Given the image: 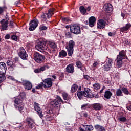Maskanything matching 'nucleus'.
I'll return each instance as SVG.
<instances>
[{"instance_id":"obj_64","label":"nucleus","mask_w":131,"mask_h":131,"mask_svg":"<svg viewBox=\"0 0 131 131\" xmlns=\"http://www.w3.org/2000/svg\"><path fill=\"white\" fill-rule=\"evenodd\" d=\"M127 109L129 110V111H131V105H128V106L126 107Z\"/></svg>"},{"instance_id":"obj_54","label":"nucleus","mask_w":131,"mask_h":131,"mask_svg":"<svg viewBox=\"0 0 131 131\" xmlns=\"http://www.w3.org/2000/svg\"><path fill=\"white\" fill-rule=\"evenodd\" d=\"M14 62L15 65H16V63H19V57H16L14 59Z\"/></svg>"},{"instance_id":"obj_39","label":"nucleus","mask_w":131,"mask_h":131,"mask_svg":"<svg viewBox=\"0 0 131 131\" xmlns=\"http://www.w3.org/2000/svg\"><path fill=\"white\" fill-rule=\"evenodd\" d=\"M122 92L124 94V95H126L128 96L129 94V92L127 90V89L125 87H122L121 88Z\"/></svg>"},{"instance_id":"obj_61","label":"nucleus","mask_w":131,"mask_h":131,"mask_svg":"<svg viewBox=\"0 0 131 131\" xmlns=\"http://www.w3.org/2000/svg\"><path fill=\"white\" fill-rule=\"evenodd\" d=\"M83 117H85V118H88V116H89V115H88V113H83Z\"/></svg>"},{"instance_id":"obj_36","label":"nucleus","mask_w":131,"mask_h":131,"mask_svg":"<svg viewBox=\"0 0 131 131\" xmlns=\"http://www.w3.org/2000/svg\"><path fill=\"white\" fill-rule=\"evenodd\" d=\"M27 122L29 126H32V124H33L34 121L31 118H28L27 119Z\"/></svg>"},{"instance_id":"obj_14","label":"nucleus","mask_w":131,"mask_h":131,"mask_svg":"<svg viewBox=\"0 0 131 131\" xmlns=\"http://www.w3.org/2000/svg\"><path fill=\"white\" fill-rule=\"evenodd\" d=\"M104 11L106 13H111L113 11V6L110 3H107L103 6Z\"/></svg>"},{"instance_id":"obj_56","label":"nucleus","mask_w":131,"mask_h":131,"mask_svg":"<svg viewBox=\"0 0 131 131\" xmlns=\"http://www.w3.org/2000/svg\"><path fill=\"white\" fill-rule=\"evenodd\" d=\"M83 77L85 79H86L87 80H90V79H91V78H90V76L88 75H83Z\"/></svg>"},{"instance_id":"obj_58","label":"nucleus","mask_w":131,"mask_h":131,"mask_svg":"<svg viewBox=\"0 0 131 131\" xmlns=\"http://www.w3.org/2000/svg\"><path fill=\"white\" fill-rule=\"evenodd\" d=\"M10 37L11 36H10V35L9 34H7L5 36V39H10Z\"/></svg>"},{"instance_id":"obj_18","label":"nucleus","mask_w":131,"mask_h":131,"mask_svg":"<svg viewBox=\"0 0 131 131\" xmlns=\"http://www.w3.org/2000/svg\"><path fill=\"white\" fill-rule=\"evenodd\" d=\"M105 20L103 19H99L97 22V28L98 29H104L105 28Z\"/></svg>"},{"instance_id":"obj_6","label":"nucleus","mask_w":131,"mask_h":131,"mask_svg":"<svg viewBox=\"0 0 131 131\" xmlns=\"http://www.w3.org/2000/svg\"><path fill=\"white\" fill-rule=\"evenodd\" d=\"M70 31L71 33L78 35L81 34V30H80V27L76 24L72 25L70 27Z\"/></svg>"},{"instance_id":"obj_49","label":"nucleus","mask_w":131,"mask_h":131,"mask_svg":"<svg viewBox=\"0 0 131 131\" xmlns=\"http://www.w3.org/2000/svg\"><path fill=\"white\" fill-rule=\"evenodd\" d=\"M18 109L19 111V112H20V113H23V112H24V107L22 106L21 105H19L18 106Z\"/></svg>"},{"instance_id":"obj_55","label":"nucleus","mask_w":131,"mask_h":131,"mask_svg":"<svg viewBox=\"0 0 131 131\" xmlns=\"http://www.w3.org/2000/svg\"><path fill=\"white\" fill-rule=\"evenodd\" d=\"M25 96H26V94L25 93V92H23L20 93L19 97L20 98H23H23H24V97H25Z\"/></svg>"},{"instance_id":"obj_53","label":"nucleus","mask_w":131,"mask_h":131,"mask_svg":"<svg viewBox=\"0 0 131 131\" xmlns=\"http://www.w3.org/2000/svg\"><path fill=\"white\" fill-rule=\"evenodd\" d=\"M8 79H10L11 80H12V81H16V82L18 81L17 80L15 79V78L12 76H9L8 77Z\"/></svg>"},{"instance_id":"obj_31","label":"nucleus","mask_w":131,"mask_h":131,"mask_svg":"<svg viewBox=\"0 0 131 131\" xmlns=\"http://www.w3.org/2000/svg\"><path fill=\"white\" fill-rule=\"evenodd\" d=\"M79 11L81 14L84 15V14H86V9L83 6H81L79 7Z\"/></svg>"},{"instance_id":"obj_42","label":"nucleus","mask_w":131,"mask_h":131,"mask_svg":"<svg viewBox=\"0 0 131 131\" xmlns=\"http://www.w3.org/2000/svg\"><path fill=\"white\" fill-rule=\"evenodd\" d=\"M46 112L47 114H53L54 113V108H48Z\"/></svg>"},{"instance_id":"obj_4","label":"nucleus","mask_w":131,"mask_h":131,"mask_svg":"<svg viewBox=\"0 0 131 131\" xmlns=\"http://www.w3.org/2000/svg\"><path fill=\"white\" fill-rule=\"evenodd\" d=\"M74 46H75V42L72 40H70L66 46V49H67L68 54L69 57H71L73 55Z\"/></svg>"},{"instance_id":"obj_23","label":"nucleus","mask_w":131,"mask_h":131,"mask_svg":"<svg viewBox=\"0 0 131 131\" xmlns=\"http://www.w3.org/2000/svg\"><path fill=\"white\" fill-rule=\"evenodd\" d=\"M66 71L68 73H73L74 72V67L72 64H69L66 68Z\"/></svg>"},{"instance_id":"obj_9","label":"nucleus","mask_w":131,"mask_h":131,"mask_svg":"<svg viewBox=\"0 0 131 131\" xmlns=\"http://www.w3.org/2000/svg\"><path fill=\"white\" fill-rule=\"evenodd\" d=\"M18 56L21 60H28V54L23 47H20L18 52Z\"/></svg>"},{"instance_id":"obj_1","label":"nucleus","mask_w":131,"mask_h":131,"mask_svg":"<svg viewBox=\"0 0 131 131\" xmlns=\"http://www.w3.org/2000/svg\"><path fill=\"white\" fill-rule=\"evenodd\" d=\"M55 14V8H51L48 10V12L47 13H42L41 15V20L43 23H46V24H49L50 21L48 20V19H50L52 18V16Z\"/></svg>"},{"instance_id":"obj_33","label":"nucleus","mask_w":131,"mask_h":131,"mask_svg":"<svg viewBox=\"0 0 131 131\" xmlns=\"http://www.w3.org/2000/svg\"><path fill=\"white\" fill-rule=\"evenodd\" d=\"M116 96L117 97H122L123 94L122 93V91L120 89H118L116 91Z\"/></svg>"},{"instance_id":"obj_46","label":"nucleus","mask_w":131,"mask_h":131,"mask_svg":"<svg viewBox=\"0 0 131 131\" xmlns=\"http://www.w3.org/2000/svg\"><path fill=\"white\" fill-rule=\"evenodd\" d=\"M100 84L99 83H95L93 84V87L95 89V90H99L100 88Z\"/></svg>"},{"instance_id":"obj_22","label":"nucleus","mask_w":131,"mask_h":131,"mask_svg":"<svg viewBox=\"0 0 131 131\" xmlns=\"http://www.w3.org/2000/svg\"><path fill=\"white\" fill-rule=\"evenodd\" d=\"M76 65L77 67L79 68V69H80V70L82 71V72H84V70L85 71H86V69H85V67H83V64H82V63H81V62L79 61H77L76 63Z\"/></svg>"},{"instance_id":"obj_10","label":"nucleus","mask_w":131,"mask_h":131,"mask_svg":"<svg viewBox=\"0 0 131 131\" xmlns=\"http://www.w3.org/2000/svg\"><path fill=\"white\" fill-rule=\"evenodd\" d=\"M42 81L44 89H47V88H52V86H53V81H54V79L48 78L42 80Z\"/></svg>"},{"instance_id":"obj_60","label":"nucleus","mask_w":131,"mask_h":131,"mask_svg":"<svg viewBox=\"0 0 131 131\" xmlns=\"http://www.w3.org/2000/svg\"><path fill=\"white\" fill-rule=\"evenodd\" d=\"M115 77L116 78H119V73H116L115 74Z\"/></svg>"},{"instance_id":"obj_62","label":"nucleus","mask_w":131,"mask_h":131,"mask_svg":"<svg viewBox=\"0 0 131 131\" xmlns=\"http://www.w3.org/2000/svg\"><path fill=\"white\" fill-rule=\"evenodd\" d=\"M105 86H103L102 87V89L100 90V94H102V93H103V91H104V90H105Z\"/></svg>"},{"instance_id":"obj_59","label":"nucleus","mask_w":131,"mask_h":131,"mask_svg":"<svg viewBox=\"0 0 131 131\" xmlns=\"http://www.w3.org/2000/svg\"><path fill=\"white\" fill-rule=\"evenodd\" d=\"M9 26H10L11 28H13L14 27V21H10L9 23Z\"/></svg>"},{"instance_id":"obj_29","label":"nucleus","mask_w":131,"mask_h":131,"mask_svg":"<svg viewBox=\"0 0 131 131\" xmlns=\"http://www.w3.org/2000/svg\"><path fill=\"white\" fill-rule=\"evenodd\" d=\"M77 89H78V85L76 84H74L71 88V93H75L77 91Z\"/></svg>"},{"instance_id":"obj_41","label":"nucleus","mask_w":131,"mask_h":131,"mask_svg":"<svg viewBox=\"0 0 131 131\" xmlns=\"http://www.w3.org/2000/svg\"><path fill=\"white\" fill-rule=\"evenodd\" d=\"M64 35L67 38H72V33L71 32H66L64 33Z\"/></svg>"},{"instance_id":"obj_37","label":"nucleus","mask_w":131,"mask_h":131,"mask_svg":"<svg viewBox=\"0 0 131 131\" xmlns=\"http://www.w3.org/2000/svg\"><path fill=\"white\" fill-rule=\"evenodd\" d=\"M112 66L107 64V63H105L104 66H103V69L104 71H109L110 69H111V68Z\"/></svg>"},{"instance_id":"obj_38","label":"nucleus","mask_w":131,"mask_h":131,"mask_svg":"<svg viewBox=\"0 0 131 131\" xmlns=\"http://www.w3.org/2000/svg\"><path fill=\"white\" fill-rule=\"evenodd\" d=\"M48 29V27L45 26V24L40 25L39 27V30L40 31H43Z\"/></svg>"},{"instance_id":"obj_34","label":"nucleus","mask_w":131,"mask_h":131,"mask_svg":"<svg viewBox=\"0 0 131 131\" xmlns=\"http://www.w3.org/2000/svg\"><path fill=\"white\" fill-rule=\"evenodd\" d=\"M66 56H67V52L65 50H61L58 55L60 58L61 57H66Z\"/></svg>"},{"instance_id":"obj_27","label":"nucleus","mask_w":131,"mask_h":131,"mask_svg":"<svg viewBox=\"0 0 131 131\" xmlns=\"http://www.w3.org/2000/svg\"><path fill=\"white\" fill-rule=\"evenodd\" d=\"M23 102V97H20V96H18L15 98L14 102L16 105H20Z\"/></svg>"},{"instance_id":"obj_5","label":"nucleus","mask_w":131,"mask_h":131,"mask_svg":"<svg viewBox=\"0 0 131 131\" xmlns=\"http://www.w3.org/2000/svg\"><path fill=\"white\" fill-rule=\"evenodd\" d=\"M34 60L36 63H42L46 60L45 55L40 54L38 52H35L33 54Z\"/></svg>"},{"instance_id":"obj_26","label":"nucleus","mask_w":131,"mask_h":131,"mask_svg":"<svg viewBox=\"0 0 131 131\" xmlns=\"http://www.w3.org/2000/svg\"><path fill=\"white\" fill-rule=\"evenodd\" d=\"M62 97L65 101H70L71 100V96L66 92H63L62 93Z\"/></svg>"},{"instance_id":"obj_19","label":"nucleus","mask_w":131,"mask_h":131,"mask_svg":"<svg viewBox=\"0 0 131 131\" xmlns=\"http://www.w3.org/2000/svg\"><path fill=\"white\" fill-rule=\"evenodd\" d=\"M91 108L95 111H100L102 108V105L100 103H94L91 105Z\"/></svg>"},{"instance_id":"obj_43","label":"nucleus","mask_w":131,"mask_h":131,"mask_svg":"<svg viewBox=\"0 0 131 131\" xmlns=\"http://www.w3.org/2000/svg\"><path fill=\"white\" fill-rule=\"evenodd\" d=\"M118 120H119V121H121V122H126L127 121V119H126V117H122L119 118Z\"/></svg>"},{"instance_id":"obj_57","label":"nucleus","mask_w":131,"mask_h":131,"mask_svg":"<svg viewBox=\"0 0 131 131\" xmlns=\"http://www.w3.org/2000/svg\"><path fill=\"white\" fill-rule=\"evenodd\" d=\"M108 36H110V37L114 36V35H115V33L114 32L112 33L111 32H110L108 33Z\"/></svg>"},{"instance_id":"obj_21","label":"nucleus","mask_w":131,"mask_h":131,"mask_svg":"<svg viewBox=\"0 0 131 131\" xmlns=\"http://www.w3.org/2000/svg\"><path fill=\"white\" fill-rule=\"evenodd\" d=\"M1 23L2 25V30H8V20L5 21V19H2L1 20Z\"/></svg>"},{"instance_id":"obj_12","label":"nucleus","mask_w":131,"mask_h":131,"mask_svg":"<svg viewBox=\"0 0 131 131\" xmlns=\"http://www.w3.org/2000/svg\"><path fill=\"white\" fill-rule=\"evenodd\" d=\"M45 42L43 41H41L37 42L36 45L35 46L36 49L37 50H41V51H45V50H47V46L45 44Z\"/></svg>"},{"instance_id":"obj_45","label":"nucleus","mask_w":131,"mask_h":131,"mask_svg":"<svg viewBox=\"0 0 131 131\" xmlns=\"http://www.w3.org/2000/svg\"><path fill=\"white\" fill-rule=\"evenodd\" d=\"M56 98V100L58 101L59 103H60V102H61L62 104H64V101H63V100L62 99L61 97H60V96L57 95Z\"/></svg>"},{"instance_id":"obj_8","label":"nucleus","mask_w":131,"mask_h":131,"mask_svg":"<svg viewBox=\"0 0 131 131\" xmlns=\"http://www.w3.org/2000/svg\"><path fill=\"white\" fill-rule=\"evenodd\" d=\"M91 89L89 88H84L83 91H79L78 92L77 96L79 98V100H81V99H82V97H85L88 99L89 94H91Z\"/></svg>"},{"instance_id":"obj_51","label":"nucleus","mask_w":131,"mask_h":131,"mask_svg":"<svg viewBox=\"0 0 131 131\" xmlns=\"http://www.w3.org/2000/svg\"><path fill=\"white\" fill-rule=\"evenodd\" d=\"M62 22H70V19L69 17H63L61 19Z\"/></svg>"},{"instance_id":"obj_30","label":"nucleus","mask_w":131,"mask_h":131,"mask_svg":"<svg viewBox=\"0 0 131 131\" xmlns=\"http://www.w3.org/2000/svg\"><path fill=\"white\" fill-rule=\"evenodd\" d=\"M89 98H93V99H99V94H95L93 93L90 94V93H88V99H89Z\"/></svg>"},{"instance_id":"obj_17","label":"nucleus","mask_w":131,"mask_h":131,"mask_svg":"<svg viewBox=\"0 0 131 131\" xmlns=\"http://www.w3.org/2000/svg\"><path fill=\"white\" fill-rule=\"evenodd\" d=\"M23 85H24L26 90H31L32 89V84L29 81H24L23 82Z\"/></svg>"},{"instance_id":"obj_47","label":"nucleus","mask_w":131,"mask_h":131,"mask_svg":"<svg viewBox=\"0 0 131 131\" xmlns=\"http://www.w3.org/2000/svg\"><path fill=\"white\" fill-rule=\"evenodd\" d=\"M59 80H63L64 79V73H60L59 74Z\"/></svg>"},{"instance_id":"obj_48","label":"nucleus","mask_w":131,"mask_h":131,"mask_svg":"<svg viewBox=\"0 0 131 131\" xmlns=\"http://www.w3.org/2000/svg\"><path fill=\"white\" fill-rule=\"evenodd\" d=\"M6 9H7V7H0V15H1V14H3V13H4V11Z\"/></svg>"},{"instance_id":"obj_15","label":"nucleus","mask_w":131,"mask_h":131,"mask_svg":"<svg viewBox=\"0 0 131 131\" xmlns=\"http://www.w3.org/2000/svg\"><path fill=\"white\" fill-rule=\"evenodd\" d=\"M50 105L53 106L54 108H60L61 104L59 103V100L57 99H53L51 101Z\"/></svg>"},{"instance_id":"obj_44","label":"nucleus","mask_w":131,"mask_h":131,"mask_svg":"<svg viewBox=\"0 0 131 131\" xmlns=\"http://www.w3.org/2000/svg\"><path fill=\"white\" fill-rule=\"evenodd\" d=\"M11 39H12V40H14V41H17L18 36L17 35H12L11 36Z\"/></svg>"},{"instance_id":"obj_3","label":"nucleus","mask_w":131,"mask_h":131,"mask_svg":"<svg viewBox=\"0 0 131 131\" xmlns=\"http://www.w3.org/2000/svg\"><path fill=\"white\" fill-rule=\"evenodd\" d=\"M124 59H127L126 56V52L124 50H121L119 53V55H117L116 61H117V65L119 68L123 65V62L122 60Z\"/></svg>"},{"instance_id":"obj_13","label":"nucleus","mask_w":131,"mask_h":131,"mask_svg":"<svg viewBox=\"0 0 131 131\" xmlns=\"http://www.w3.org/2000/svg\"><path fill=\"white\" fill-rule=\"evenodd\" d=\"M50 68V66L48 65H45L43 66L40 67L39 68L35 69L34 70V72L35 73H41L42 72H43V71L47 70V69H49Z\"/></svg>"},{"instance_id":"obj_35","label":"nucleus","mask_w":131,"mask_h":131,"mask_svg":"<svg viewBox=\"0 0 131 131\" xmlns=\"http://www.w3.org/2000/svg\"><path fill=\"white\" fill-rule=\"evenodd\" d=\"M106 63L107 65H110V66H112V64H113V60L111 58H109V57H106Z\"/></svg>"},{"instance_id":"obj_24","label":"nucleus","mask_w":131,"mask_h":131,"mask_svg":"<svg viewBox=\"0 0 131 131\" xmlns=\"http://www.w3.org/2000/svg\"><path fill=\"white\" fill-rule=\"evenodd\" d=\"M6 64L7 66H9V68L12 69V70H14L16 68V64L14 63V62L11 61V60H7Z\"/></svg>"},{"instance_id":"obj_28","label":"nucleus","mask_w":131,"mask_h":131,"mask_svg":"<svg viewBox=\"0 0 131 131\" xmlns=\"http://www.w3.org/2000/svg\"><path fill=\"white\" fill-rule=\"evenodd\" d=\"M94 128L95 129H96V130L97 131H106V129H105V127L99 124H96L94 125Z\"/></svg>"},{"instance_id":"obj_7","label":"nucleus","mask_w":131,"mask_h":131,"mask_svg":"<svg viewBox=\"0 0 131 131\" xmlns=\"http://www.w3.org/2000/svg\"><path fill=\"white\" fill-rule=\"evenodd\" d=\"M39 24V21L36 18H34L33 19L31 20L29 23V30L30 31H33L36 29V28L38 26Z\"/></svg>"},{"instance_id":"obj_11","label":"nucleus","mask_w":131,"mask_h":131,"mask_svg":"<svg viewBox=\"0 0 131 131\" xmlns=\"http://www.w3.org/2000/svg\"><path fill=\"white\" fill-rule=\"evenodd\" d=\"M34 108L35 111H36L39 117L40 118H42V117H43V114H42V111H41V108H40V107H39V104L36 103V102H34Z\"/></svg>"},{"instance_id":"obj_16","label":"nucleus","mask_w":131,"mask_h":131,"mask_svg":"<svg viewBox=\"0 0 131 131\" xmlns=\"http://www.w3.org/2000/svg\"><path fill=\"white\" fill-rule=\"evenodd\" d=\"M131 24H127L126 25L122 28H120V31L121 32H124V33H127V32L129 30L130 28Z\"/></svg>"},{"instance_id":"obj_40","label":"nucleus","mask_w":131,"mask_h":131,"mask_svg":"<svg viewBox=\"0 0 131 131\" xmlns=\"http://www.w3.org/2000/svg\"><path fill=\"white\" fill-rule=\"evenodd\" d=\"M49 46L51 49H53V50H55L57 49V45L55 42H49Z\"/></svg>"},{"instance_id":"obj_32","label":"nucleus","mask_w":131,"mask_h":131,"mask_svg":"<svg viewBox=\"0 0 131 131\" xmlns=\"http://www.w3.org/2000/svg\"><path fill=\"white\" fill-rule=\"evenodd\" d=\"M90 108H91V104L89 103H86V104H83L81 106V109H82V110H85V109H90Z\"/></svg>"},{"instance_id":"obj_20","label":"nucleus","mask_w":131,"mask_h":131,"mask_svg":"<svg viewBox=\"0 0 131 131\" xmlns=\"http://www.w3.org/2000/svg\"><path fill=\"white\" fill-rule=\"evenodd\" d=\"M97 19L95 17L91 16L89 18V25L90 27H94Z\"/></svg>"},{"instance_id":"obj_25","label":"nucleus","mask_w":131,"mask_h":131,"mask_svg":"<svg viewBox=\"0 0 131 131\" xmlns=\"http://www.w3.org/2000/svg\"><path fill=\"white\" fill-rule=\"evenodd\" d=\"M112 96V92L109 90L105 91L104 97L107 100H109V99H111V97Z\"/></svg>"},{"instance_id":"obj_63","label":"nucleus","mask_w":131,"mask_h":131,"mask_svg":"<svg viewBox=\"0 0 131 131\" xmlns=\"http://www.w3.org/2000/svg\"><path fill=\"white\" fill-rule=\"evenodd\" d=\"M98 66V62H94L93 63L94 67H96Z\"/></svg>"},{"instance_id":"obj_52","label":"nucleus","mask_w":131,"mask_h":131,"mask_svg":"<svg viewBox=\"0 0 131 131\" xmlns=\"http://www.w3.org/2000/svg\"><path fill=\"white\" fill-rule=\"evenodd\" d=\"M53 119H54V117H53L52 116H48V117H47V118H46V120L47 121H52V120H53Z\"/></svg>"},{"instance_id":"obj_2","label":"nucleus","mask_w":131,"mask_h":131,"mask_svg":"<svg viewBox=\"0 0 131 131\" xmlns=\"http://www.w3.org/2000/svg\"><path fill=\"white\" fill-rule=\"evenodd\" d=\"M6 71H7V66L5 62H0V88L2 83L6 80Z\"/></svg>"},{"instance_id":"obj_50","label":"nucleus","mask_w":131,"mask_h":131,"mask_svg":"<svg viewBox=\"0 0 131 131\" xmlns=\"http://www.w3.org/2000/svg\"><path fill=\"white\" fill-rule=\"evenodd\" d=\"M43 86V82H41L40 84H38L37 86H36V90H39V89H42Z\"/></svg>"}]
</instances>
